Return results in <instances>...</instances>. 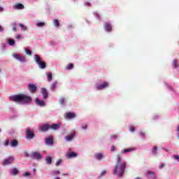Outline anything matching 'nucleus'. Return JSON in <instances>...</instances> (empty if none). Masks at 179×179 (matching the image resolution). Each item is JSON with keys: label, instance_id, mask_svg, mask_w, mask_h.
<instances>
[{"label": "nucleus", "instance_id": "57", "mask_svg": "<svg viewBox=\"0 0 179 179\" xmlns=\"http://www.w3.org/2000/svg\"><path fill=\"white\" fill-rule=\"evenodd\" d=\"M34 172L36 173V169H34Z\"/></svg>", "mask_w": 179, "mask_h": 179}, {"label": "nucleus", "instance_id": "10", "mask_svg": "<svg viewBox=\"0 0 179 179\" xmlns=\"http://www.w3.org/2000/svg\"><path fill=\"white\" fill-rule=\"evenodd\" d=\"M49 128L50 124H43L39 127V131H41V132H45V131H48Z\"/></svg>", "mask_w": 179, "mask_h": 179}, {"label": "nucleus", "instance_id": "20", "mask_svg": "<svg viewBox=\"0 0 179 179\" xmlns=\"http://www.w3.org/2000/svg\"><path fill=\"white\" fill-rule=\"evenodd\" d=\"M46 145H52L54 143V138L52 137H49L45 139Z\"/></svg>", "mask_w": 179, "mask_h": 179}, {"label": "nucleus", "instance_id": "12", "mask_svg": "<svg viewBox=\"0 0 179 179\" xmlns=\"http://www.w3.org/2000/svg\"><path fill=\"white\" fill-rule=\"evenodd\" d=\"M31 157L34 159H36V160H40V159H41V157H42L41 154H40V152H33L31 154Z\"/></svg>", "mask_w": 179, "mask_h": 179}, {"label": "nucleus", "instance_id": "53", "mask_svg": "<svg viewBox=\"0 0 179 179\" xmlns=\"http://www.w3.org/2000/svg\"><path fill=\"white\" fill-rule=\"evenodd\" d=\"M0 12H3V8L0 7Z\"/></svg>", "mask_w": 179, "mask_h": 179}, {"label": "nucleus", "instance_id": "45", "mask_svg": "<svg viewBox=\"0 0 179 179\" xmlns=\"http://www.w3.org/2000/svg\"><path fill=\"white\" fill-rule=\"evenodd\" d=\"M115 150V146L112 145L111 148H110V152H114Z\"/></svg>", "mask_w": 179, "mask_h": 179}, {"label": "nucleus", "instance_id": "37", "mask_svg": "<svg viewBox=\"0 0 179 179\" xmlns=\"http://www.w3.org/2000/svg\"><path fill=\"white\" fill-rule=\"evenodd\" d=\"M25 52L27 54V55H31V51L29 49H26Z\"/></svg>", "mask_w": 179, "mask_h": 179}, {"label": "nucleus", "instance_id": "43", "mask_svg": "<svg viewBox=\"0 0 179 179\" xmlns=\"http://www.w3.org/2000/svg\"><path fill=\"white\" fill-rule=\"evenodd\" d=\"M52 174L55 176H57V175L59 174V171H55L52 172Z\"/></svg>", "mask_w": 179, "mask_h": 179}, {"label": "nucleus", "instance_id": "3", "mask_svg": "<svg viewBox=\"0 0 179 179\" xmlns=\"http://www.w3.org/2000/svg\"><path fill=\"white\" fill-rule=\"evenodd\" d=\"M36 135L34 134V131H31L30 129H26V136L25 138L28 140L33 139Z\"/></svg>", "mask_w": 179, "mask_h": 179}, {"label": "nucleus", "instance_id": "16", "mask_svg": "<svg viewBox=\"0 0 179 179\" xmlns=\"http://www.w3.org/2000/svg\"><path fill=\"white\" fill-rule=\"evenodd\" d=\"M10 145L11 148H17V145H19V142L17 140L13 139L10 141Z\"/></svg>", "mask_w": 179, "mask_h": 179}, {"label": "nucleus", "instance_id": "58", "mask_svg": "<svg viewBox=\"0 0 179 179\" xmlns=\"http://www.w3.org/2000/svg\"><path fill=\"white\" fill-rule=\"evenodd\" d=\"M0 132H1V129H0Z\"/></svg>", "mask_w": 179, "mask_h": 179}, {"label": "nucleus", "instance_id": "7", "mask_svg": "<svg viewBox=\"0 0 179 179\" xmlns=\"http://www.w3.org/2000/svg\"><path fill=\"white\" fill-rule=\"evenodd\" d=\"M134 150H136V148H135V147H131L127 149L122 150L120 154L124 155V153H129L130 152H134Z\"/></svg>", "mask_w": 179, "mask_h": 179}, {"label": "nucleus", "instance_id": "46", "mask_svg": "<svg viewBox=\"0 0 179 179\" xmlns=\"http://www.w3.org/2000/svg\"><path fill=\"white\" fill-rule=\"evenodd\" d=\"M84 5H85V6H92V5L90 4V2H85V3H84Z\"/></svg>", "mask_w": 179, "mask_h": 179}, {"label": "nucleus", "instance_id": "5", "mask_svg": "<svg viewBox=\"0 0 179 179\" xmlns=\"http://www.w3.org/2000/svg\"><path fill=\"white\" fill-rule=\"evenodd\" d=\"M14 161H15V157H10L9 158H6V159L3 160V164L4 166H8V164H12V163H13Z\"/></svg>", "mask_w": 179, "mask_h": 179}, {"label": "nucleus", "instance_id": "56", "mask_svg": "<svg viewBox=\"0 0 179 179\" xmlns=\"http://www.w3.org/2000/svg\"><path fill=\"white\" fill-rule=\"evenodd\" d=\"M177 131H178V132H179V125L178 126Z\"/></svg>", "mask_w": 179, "mask_h": 179}, {"label": "nucleus", "instance_id": "36", "mask_svg": "<svg viewBox=\"0 0 179 179\" xmlns=\"http://www.w3.org/2000/svg\"><path fill=\"white\" fill-rule=\"evenodd\" d=\"M59 103L60 104H65V98H60Z\"/></svg>", "mask_w": 179, "mask_h": 179}, {"label": "nucleus", "instance_id": "23", "mask_svg": "<svg viewBox=\"0 0 179 179\" xmlns=\"http://www.w3.org/2000/svg\"><path fill=\"white\" fill-rule=\"evenodd\" d=\"M38 65L39 66L40 68H41V69H44L47 67V64H45V62H40Z\"/></svg>", "mask_w": 179, "mask_h": 179}, {"label": "nucleus", "instance_id": "31", "mask_svg": "<svg viewBox=\"0 0 179 179\" xmlns=\"http://www.w3.org/2000/svg\"><path fill=\"white\" fill-rule=\"evenodd\" d=\"M173 65L174 68H178V66H179L178 61H177L176 59H174L173 62Z\"/></svg>", "mask_w": 179, "mask_h": 179}, {"label": "nucleus", "instance_id": "24", "mask_svg": "<svg viewBox=\"0 0 179 179\" xmlns=\"http://www.w3.org/2000/svg\"><path fill=\"white\" fill-rule=\"evenodd\" d=\"M103 157H104V155L102 153H96V154H95V158L97 160H101V159H103Z\"/></svg>", "mask_w": 179, "mask_h": 179}, {"label": "nucleus", "instance_id": "50", "mask_svg": "<svg viewBox=\"0 0 179 179\" xmlns=\"http://www.w3.org/2000/svg\"><path fill=\"white\" fill-rule=\"evenodd\" d=\"M16 38L19 40V38H22V35H18L16 36Z\"/></svg>", "mask_w": 179, "mask_h": 179}, {"label": "nucleus", "instance_id": "51", "mask_svg": "<svg viewBox=\"0 0 179 179\" xmlns=\"http://www.w3.org/2000/svg\"><path fill=\"white\" fill-rule=\"evenodd\" d=\"M110 138H111V139H113L114 138H117V135H111Z\"/></svg>", "mask_w": 179, "mask_h": 179}, {"label": "nucleus", "instance_id": "55", "mask_svg": "<svg viewBox=\"0 0 179 179\" xmlns=\"http://www.w3.org/2000/svg\"><path fill=\"white\" fill-rule=\"evenodd\" d=\"M140 135H141L142 136H145V134L143 133H140Z\"/></svg>", "mask_w": 179, "mask_h": 179}, {"label": "nucleus", "instance_id": "15", "mask_svg": "<svg viewBox=\"0 0 179 179\" xmlns=\"http://www.w3.org/2000/svg\"><path fill=\"white\" fill-rule=\"evenodd\" d=\"M50 128L53 129V131H57V129H59V128H61V124H53L50 126Z\"/></svg>", "mask_w": 179, "mask_h": 179}, {"label": "nucleus", "instance_id": "33", "mask_svg": "<svg viewBox=\"0 0 179 179\" xmlns=\"http://www.w3.org/2000/svg\"><path fill=\"white\" fill-rule=\"evenodd\" d=\"M54 26L55 27H59V21L58 20H54Z\"/></svg>", "mask_w": 179, "mask_h": 179}, {"label": "nucleus", "instance_id": "18", "mask_svg": "<svg viewBox=\"0 0 179 179\" xmlns=\"http://www.w3.org/2000/svg\"><path fill=\"white\" fill-rule=\"evenodd\" d=\"M36 103L38 106H40L41 107H44V106H45V103H44V101H41L38 99V98L36 99Z\"/></svg>", "mask_w": 179, "mask_h": 179}, {"label": "nucleus", "instance_id": "2", "mask_svg": "<svg viewBox=\"0 0 179 179\" xmlns=\"http://www.w3.org/2000/svg\"><path fill=\"white\" fill-rule=\"evenodd\" d=\"M10 100L19 104H28L31 102V97L26 94H20L10 96Z\"/></svg>", "mask_w": 179, "mask_h": 179}, {"label": "nucleus", "instance_id": "35", "mask_svg": "<svg viewBox=\"0 0 179 179\" xmlns=\"http://www.w3.org/2000/svg\"><path fill=\"white\" fill-rule=\"evenodd\" d=\"M36 26L38 27H43V26H45V23H44V22H38V23H36Z\"/></svg>", "mask_w": 179, "mask_h": 179}, {"label": "nucleus", "instance_id": "6", "mask_svg": "<svg viewBox=\"0 0 179 179\" xmlns=\"http://www.w3.org/2000/svg\"><path fill=\"white\" fill-rule=\"evenodd\" d=\"M13 57L20 62H24L26 61V57L24 56L19 55L17 54H13Z\"/></svg>", "mask_w": 179, "mask_h": 179}, {"label": "nucleus", "instance_id": "26", "mask_svg": "<svg viewBox=\"0 0 179 179\" xmlns=\"http://www.w3.org/2000/svg\"><path fill=\"white\" fill-rule=\"evenodd\" d=\"M57 85H58V81H55L50 85V89L52 90H55V87H57Z\"/></svg>", "mask_w": 179, "mask_h": 179}, {"label": "nucleus", "instance_id": "17", "mask_svg": "<svg viewBox=\"0 0 179 179\" xmlns=\"http://www.w3.org/2000/svg\"><path fill=\"white\" fill-rule=\"evenodd\" d=\"M66 156L67 159H73V157H78V153L72 152L67 154Z\"/></svg>", "mask_w": 179, "mask_h": 179}, {"label": "nucleus", "instance_id": "27", "mask_svg": "<svg viewBox=\"0 0 179 179\" xmlns=\"http://www.w3.org/2000/svg\"><path fill=\"white\" fill-rule=\"evenodd\" d=\"M41 58L40 57V56L38 55H35V62H36V64H40V62H41Z\"/></svg>", "mask_w": 179, "mask_h": 179}, {"label": "nucleus", "instance_id": "1", "mask_svg": "<svg viewBox=\"0 0 179 179\" xmlns=\"http://www.w3.org/2000/svg\"><path fill=\"white\" fill-rule=\"evenodd\" d=\"M127 169V162H122L121 155H117V162L113 170V174H117L118 177H122L125 169Z\"/></svg>", "mask_w": 179, "mask_h": 179}, {"label": "nucleus", "instance_id": "19", "mask_svg": "<svg viewBox=\"0 0 179 179\" xmlns=\"http://www.w3.org/2000/svg\"><path fill=\"white\" fill-rule=\"evenodd\" d=\"M14 9H17V10L24 9V6L20 3H18L14 6Z\"/></svg>", "mask_w": 179, "mask_h": 179}, {"label": "nucleus", "instance_id": "32", "mask_svg": "<svg viewBox=\"0 0 179 179\" xmlns=\"http://www.w3.org/2000/svg\"><path fill=\"white\" fill-rule=\"evenodd\" d=\"M52 80V73H48V81L51 82Z\"/></svg>", "mask_w": 179, "mask_h": 179}, {"label": "nucleus", "instance_id": "14", "mask_svg": "<svg viewBox=\"0 0 179 179\" xmlns=\"http://www.w3.org/2000/svg\"><path fill=\"white\" fill-rule=\"evenodd\" d=\"M104 29L106 31H111L113 30V27L111 26V24L106 22L104 25Z\"/></svg>", "mask_w": 179, "mask_h": 179}, {"label": "nucleus", "instance_id": "38", "mask_svg": "<svg viewBox=\"0 0 179 179\" xmlns=\"http://www.w3.org/2000/svg\"><path fill=\"white\" fill-rule=\"evenodd\" d=\"M4 146H9V139H7L4 141Z\"/></svg>", "mask_w": 179, "mask_h": 179}, {"label": "nucleus", "instance_id": "13", "mask_svg": "<svg viewBox=\"0 0 179 179\" xmlns=\"http://www.w3.org/2000/svg\"><path fill=\"white\" fill-rule=\"evenodd\" d=\"M41 94L43 96V99L46 100V99H48V92H47V89L42 88L41 89Z\"/></svg>", "mask_w": 179, "mask_h": 179}, {"label": "nucleus", "instance_id": "34", "mask_svg": "<svg viewBox=\"0 0 179 179\" xmlns=\"http://www.w3.org/2000/svg\"><path fill=\"white\" fill-rule=\"evenodd\" d=\"M18 26L21 27L22 30L26 31L27 30V27L26 26L23 25V24H18Z\"/></svg>", "mask_w": 179, "mask_h": 179}, {"label": "nucleus", "instance_id": "41", "mask_svg": "<svg viewBox=\"0 0 179 179\" xmlns=\"http://www.w3.org/2000/svg\"><path fill=\"white\" fill-rule=\"evenodd\" d=\"M82 128H83V129H87V124H82Z\"/></svg>", "mask_w": 179, "mask_h": 179}, {"label": "nucleus", "instance_id": "21", "mask_svg": "<svg viewBox=\"0 0 179 179\" xmlns=\"http://www.w3.org/2000/svg\"><path fill=\"white\" fill-rule=\"evenodd\" d=\"M10 174V176H17V174H19V169L17 168L11 169Z\"/></svg>", "mask_w": 179, "mask_h": 179}, {"label": "nucleus", "instance_id": "49", "mask_svg": "<svg viewBox=\"0 0 179 179\" xmlns=\"http://www.w3.org/2000/svg\"><path fill=\"white\" fill-rule=\"evenodd\" d=\"M2 31H3V27L0 25V33H1Z\"/></svg>", "mask_w": 179, "mask_h": 179}, {"label": "nucleus", "instance_id": "42", "mask_svg": "<svg viewBox=\"0 0 179 179\" xmlns=\"http://www.w3.org/2000/svg\"><path fill=\"white\" fill-rule=\"evenodd\" d=\"M61 163H62V160L59 159L56 162V166H59V164H61Z\"/></svg>", "mask_w": 179, "mask_h": 179}, {"label": "nucleus", "instance_id": "30", "mask_svg": "<svg viewBox=\"0 0 179 179\" xmlns=\"http://www.w3.org/2000/svg\"><path fill=\"white\" fill-rule=\"evenodd\" d=\"M8 41L9 45H10V46L15 45V40H13V39H12V38H9V39L8 40Z\"/></svg>", "mask_w": 179, "mask_h": 179}, {"label": "nucleus", "instance_id": "28", "mask_svg": "<svg viewBox=\"0 0 179 179\" xmlns=\"http://www.w3.org/2000/svg\"><path fill=\"white\" fill-rule=\"evenodd\" d=\"M66 69H67V71H71V69H73V64L69 63V64L66 66Z\"/></svg>", "mask_w": 179, "mask_h": 179}, {"label": "nucleus", "instance_id": "22", "mask_svg": "<svg viewBox=\"0 0 179 179\" xmlns=\"http://www.w3.org/2000/svg\"><path fill=\"white\" fill-rule=\"evenodd\" d=\"M73 138H75V134L72 133L70 135H68L65 137L66 141H67L68 142L72 141V139H73Z\"/></svg>", "mask_w": 179, "mask_h": 179}, {"label": "nucleus", "instance_id": "39", "mask_svg": "<svg viewBox=\"0 0 179 179\" xmlns=\"http://www.w3.org/2000/svg\"><path fill=\"white\" fill-rule=\"evenodd\" d=\"M173 158L177 162H179V155H173Z\"/></svg>", "mask_w": 179, "mask_h": 179}, {"label": "nucleus", "instance_id": "11", "mask_svg": "<svg viewBox=\"0 0 179 179\" xmlns=\"http://www.w3.org/2000/svg\"><path fill=\"white\" fill-rule=\"evenodd\" d=\"M106 87H108V83L104 82L99 86L96 87L97 90H103V89H106Z\"/></svg>", "mask_w": 179, "mask_h": 179}, {"label": "nucleus", "instance_id": "4", "mask_svg": "<svg viewBox=\"0 0 179 179\" xmlns=\"http://www.w3.org/2000/svg\"><path fill=\"white\" fill-rule=\"evenodd\" d=\"M28 90L30 93H36L37 92V86L34 84L29 83L28 84Z\"/></svg>", "mask_w": 179, "mask_h": 179}, {"label": "nucleus", "instance_id": "52", "mask_svg": "<svg viewBox=\"0 0 179 179\" xmlns=\"http://www.w3.org/2000/svg\"><path fill=\"white\" fill-rule=\"evenodd\" d=\"M163 167H164V164H161L159 168L163 169Z\"/></svg>", "mask_w": 179, "mask_h": 179}, {"label": "nucleus", "instance_id": "8", "mask_svg": "<svg viewBox=\"0 0 179 179\" xmlns=\"http://www.w3.org/2000/svg\"><path fill=\"white\" fill-rule=\"evenodd\" d=\"M145 175L147 176L148 178L156 179V174L153 171H148Z\"/></svg>", "mask_w": 179, "mask_h": 179}, {"label": "nucleus", "instance_id": "29", "mask_svg": "<svg viewBox=\"0 0 179 179\" xmlns=\"http://www.w3.org/2000/svg\"><path fill=\"white\" fill-rule=\"evenodd\" d=\"M152 153L154 156H156V155H157V146H155L153 148H152Z\"/></svg>", "mask_w": 179, "mask_h": 179}, {"label": "nucleus", "instance_id": "54", "mask_svg": "<svg viewBox=\"0 0 179 179\" xmlns=\"http://www.w3.org/2000/svg\"><path fill=\"white\" fill-rule=\"evenodd\" d=\"M25 156H26V157H29V153L25 152Z\"/></svg>", "mask_w": 179, "mask_h": 179}, {"label": "nucleus", "instance_id": "44", "mask_svg": "<svg viewBox=\"0 0 179 179\" xmlns=\"http://www.w3.org/2000/svg\"><path fill=\"white\" fill-rule=\"evenodd\" d=\"M105 174H107V171H103L101 173V177H103V176H104Z\"/></svg>", "mask_w": 179, "mask_h": 179}, {"label": "nucleus", "instance_id": "9", "mask_svg": "<svg viewBox=\"0 0 179 179\" xmlns=\"http://www.w3.org/2000/svg\"><path fill=\"white\" fill-rule=\"evenodd\" d=\"M75 117H76V114H75L74 113L69 112L66 113L65 118L66 120H72L73 118H75Z\"/></svg>", "mask_w": 179, "mask_h": 179}, {"label": "nucleus", "instance_id": "40", "mask_svg": "<svg viewBox=\"0 0 179 179\" xmlns=\"http://www.w3.org/2000/svg\"><path fill=\"white\" fill-rule=\"evenodd\" d=\"M16 24H13V31H17Z\"/></svg>", "mask_w": 179, "mask_h": 179}, {"label": "nucleus", "instance_id": "25", "mask_svg": "<svg viewBox=\"0 0 179 179\" xmlns=\"http://www.w3.org/2000/svg\"><path fill=\"white\" fill-rule=\"evenodd\" d=\"M45 162L47 164H51V163H52V158H51L50 156H48L45 158Z\"/></svg>", "mask_w": 179, "mask_h": 179}, {"label": "nucleus", "instance_id": "48", "mask_svg": "<svg viewBox=\"0 0 179 179\" xmlns=\"http://www.w3.org/2000/svg\"><path fill=\"white\" fill-rule=\"evenodd\" d=\"M24 177H27L29 176H30V172H26L24 174Z\"/></svg>", "mask_w": 179, "mask_h": 179}, {"label": "nucleus", "instance_id": "47", "mask_svg": "<svg viewBox=\"0 0 179 179\" xmlns=\"http://www.w3.org/2000/svg\"><path fill=\"white\" fill-rule=\"evenodd\" d=\"M129 131L131 132H134L135 131V127H130Z\"/></svg>", "mask_w": 179, "mask_h": 179}]
</instances>
